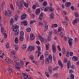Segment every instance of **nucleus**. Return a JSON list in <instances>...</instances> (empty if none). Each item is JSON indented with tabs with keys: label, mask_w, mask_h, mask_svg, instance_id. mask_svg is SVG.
<instances>
[{
	"label": "nucleus",
	"mask_w": 79,
	"mask_h": 79,
	"mask_svg": "<svg viewBox=\"0 0 79 79\" xmlns=\"http://www.w3.org/2000/svg\"><path fill=\"white\" fill-rule=\"evenodd\" d=\"M71 3L70 2H68L67 3H65V5L66 7H68L69 6H71Z\"/></svg>",
	"instance_id": "obj_12"
},
{
	"label": "nucleus",
	"mask_w": 79,
	"mask_h": 79,
	"mask_svg": "<svg viewBox=\"0 0 79 79\" xmlns=\"http://www.w3.org/2000/svg\"><path fill=\"white\" fill-rule=\"evenodd\" d=\"M40 39L42 42H44V43H47V42L46 40L43 38L42 36L40 37Z\"/></svg>",
	"instance_id": "obj_5"
},
{
	"label": "nucleus",
	"mask_w": 79,
	"mask_h": 79,
	"mask_svg": "<svg viewBox=\"0 0 79 79\" xmlns=\"http://www.w3.org/2000/svg\"><path fill=\"white\" fill-rule=\"evenodd\" d=\"M19 40L20 41H23L24 40V37L23 36H20L19 37Z\"/></svg>",
	"instance_id": "obj_19"
},
{
	"label": "nucleus",
	"mask_w": 79,
	"mask_h": 79,
	"mask_svg": "<svg viewBox=\"0 0 79 79\" xmlns=\"http://www.w3.org/2000/svg\"><path fill=\"white\" fill-rule=\"evenodd\" d=\"M73 52H70L69 53V55L70 56H73Z\"/></svg>",
	"instance_id": "obj_57"
},
{
	"label": "nucleus",
	"mask_w": 79,
	"mask_h": 79,
	"mask_svg": "<svg viewBox=\"0 0 79 79\" xmlns=\"http://www.w3.org/2000/svg\"><path fill=\"white\" fill-rule=\"evenodd\" d=\"M31 40H32L34 39L35 37H34V35L31 34L30 35Z\"/></svg>",
	"instance_id": "obj_14"
},
{
	"label": "nucleus",
	"mask_w": 79,
	"mask_h": 79,
	"mask_svg": "<svg viewBox=\"0 0 79 79\" xmlns=\"http://www.w3.org/2000/svg\"><path fill=\"white\" fill-rule=\"evenodd\" d=\"M45 56H48V52H46L45 53Z\"/></svg>",
	"instance_id": "obj_64"
},
{
	"label": "nucleus",
	"mask_w": 79,
	"mask_h": 79,
	"mask_svg": "<svg viewBox=\"0 0 79 79\" xmlns=\"http://www.w3.org/2000/svg\"><path fill=\"white\" fill-rule=\"evenodd\" d=\"M78 21L79 20L77 19H76L73 21V24H75V23H78Z\"/></svg>",
	"instance_id": "obj_15"
},
{
	"label": "nucleus",
	"mask_w": 79,
	"mask_h": 79,
	"mask_svg": "<svg viewBox=\"0 0 79 79\" xmlns=\"http://www.w3.org/2000/svg\"><path fill=\"white\" fill-rule=\"evenodd\" d=\"M66 56H67L68 58V57H69V52H66Z\"/></svg>",
	"instance_id": "obj_34"
},
{
	"label": "nucleus",
	"mask_w": 79,
	"mask_h": 79,
	"mask_svg": "<svg viewBox=\"0 0 79 79\" xmlns=\"http://www.w3.org/2000/svg\"><path fill=\"white\" fill-rule=\"evenodd\" d=\"M19 27H18V25H14L12 26V30L13 31H15V29H17Z\"/></svg>",
	"instance_id": "obj_3"
},
{
	"label": "nucleus",
	"mask_w": 79,
	"mask_h": 79,
	"mask_svg": "<svg viewBox=\"0 0 79 79\" xmlns=\"http://www.w3.org/2000/svg\"><path fill=\"white\" fill-rule=\"evenodd\" d=\"M70 8L71 10H74V7L73 6H71Z\"/></svg>",
	"instance_id": "obj_59"
},
{
	"label": "nucleus",
	"mask_w": 79,
	"mask_h": 79,
	"mask_svg": "<svg viewBox=\"0 0 79 79\" xmlns=\"http://www.w3.org/2000/svg\"><path fill=\"white\" fill-rule=\"evenodd\" d=\"M30 49H31L30 50ZM29 50H30V52H31L32 50H34V46H29L28 49H27V52L29 51Z\"/></svg>",
	"instance_id": "obj_4"
},
{
	"label": "nucleus",
	"mask_w": 79,
	"mask_h": 79,
	"mask_svg": "<svg viewBox=\"0 0 79 79\" xmlns=\"http://www.w3.org/2000/svg\"><path fill=\"white\" fill-rule=\"evenodd\" d=\"M20 34L21 35V36H23V35H24V32L22 31H20Z\"/></svg>",
	"instance_id": "obj_47"
},
{
	"label": "nucleus",
	"mask_w": 79,
	"mask_h": 79,
	"mask_svg": "<svg viewBox=\"0 0 79 79\" xmlns=\"http://www.w3.org/2000/svg\"><path fill=\"white\" fill-rule=\"evenodd\" d=\"M48 71L49 73L52 74V67H49L48 68Z\"/></svg>",
	"instance_id": "obj_10"
},
{
	"label": "nucleus",
	"mask_w": 79,
	"mask_h": 79,
	"mask_svg": "<svg viewBox=\"0 0 79 79\" xmlns=\"http://www.w3.org/2000/svg\"><path fill=\"white\" fill-rule=\"evenodd\" d=\"M26 45L23 44L22 45V48L23 49H24V50H25V49H26Z\"/></svg>",
	"instance_id": "obj_21"
},
{
	"label": "nucleus",
	"mask_w": 79,
	"mask_h": 79,
	"mask_svg": "<svg viewBox=\"0 0 79 79\" xmlns=\"http://www.w3.org/2000/svg\"><path fill=\"white\" fill-rule=\"evenodd\" d=\"M48 8L46 7L44 9V11H48Z\"/></svg>",
	"instance_id": "obj_61"
},
{
	"label": "nucleus",
	"mask_w": 79,
	"mask_h": 79,
	"mask_svg": "<svg viewBox=\"0 0 79 79\" xmlns=\"http://www.w3.org/2000/svg\"><path fill=\"white\" fill-rule=\"evenodd\" d=\"M15 68H17L18 69H20L21 67L19 65H15Z\"/></svg>",
	"instance_id": "obj_23"
},
{
	"label": "nucleus",
	"mask_w": 79,
	"mask_h": 79,
	"mask_svg": "<svg viewBox=\"0 0 79 79\" xmlns=\"http://www.w3.org/2000/svg\"><path fill=\"white\" fill-rule=\"evenodd\" d=\"M69 64H70V61H68L67 62V63L68 68H69L70 66Z\"/></svg>",
	"instance_id": "obj_30"
},
{
	"label": "nucleus",
	"mask_w": 79,
	"mask_h": 79,
	"mask_svg": "<svg viewBox=\"0 0 79 79\" xmlns=\"http://www.w3.org/2000/svg\"><path fill=\"white\" fill-rule=\"evenodd\" d=\"M74 15L75 17H78L79 16V14H77V13H75L74 14Z\"/></svg>",
	"instance_id": "obj_38"
},
{
	"label": "nucleus",
	"mask_w": 79,
	"mask_h": 79,
	"mask_svg": "<svg viewBox=\"0 0 79 79\" xmlns=\"http://www.w3.org/2000/svg\"><path fill=\"white\" fill-rule=\"evenodd\" d=\"M19 30H15V35H18V34H19Z\"/></svg>",
	"instance_id": "obj_13"
},
{
	"label": "nucleus",
	"mask_w": 79,
	"mask_h": 79,
	"mask_svg": "<svg viewBox=\"0 0 79 79\" xmlns=\"http://www.w3.org/2000/svg\"><path fill=\"white\" fill-rule=\"evenodd\" d=\"M62 52L63 54L64 55L66 53V49L64 48H63L62 49Z\"/></svg>",
	"instance_id": "obj_31"
},
{
	"label": "nucleus",
	"mask_w": 79,
	"mask_h": 79,
	"mask_svg": "<svg viewBox=\"0 0 79 79\" xmlns=\"http://www.w3.org/2000/svg\"><path fill=\"white\" fill-rule=\"evenodd\" d=\"M45 28H44V29L45 30H46V31H47V29H48V26L47 25V24H45Z\"/></svg>",
	"instance_id": "obj_29"
},
{
	"label": "nucleus",
	"mask_w": 79,
	"mask_h": 79,
	"mask_svg": "<svg viewBox=\"0 0 79 79\" xmlns=\"http://www.w3.org/2000/svg\"><path fill=\"white\" fill-rule=\"evenodd\" d=\"M29 58L31 60H32L34 58V56L32 55H31L30 56Z\"/></svg>",
	"instance_id": "obj_36"
},
{
	"label": "nucleus",
	"mask_w": 79,
	"mask_h": 79,
	"mask_svg": "<svg viewBox=\"0 0 79 79\" xmlns=\"http://www.w3.org/2000/svg\"><path fill=\"white\" fill-rule=\"evenodd\" d=\"M35 20H32L30 22V24H32L33 23H35Z\"/></svg>",
	"instance_id": "obj_62"
},
{
	"label": "nucleus",
	"mask_w": 79,
	"mask_h": 79,
	"mask_svg": "<svg viewBox=\"0 0 79 79\" xmlns=\"http://www.w3.org/2000/svg\"><path fill=\"white\" fill-rule=\"evenodd\" d=\"M11 53L12 55H15V53H16V51H12L11 52Z\"/></svg>",
	"instance_id": "obj_54"
},
{
	"label": "nucleus",
	"mask_w": 79,
	"mask_h": 79,
	"mask_svg": "<svg viewBox=\"0 0 79 79\" xmlns=\"http://www.w3.org/2000/svg\"><path fill=\"white\" fill-rule=\"evenodd\" d=\"M60 37H63L64 36L63 33L62 32H60Z\"/></svg>",
	"instance_id": "obj_32"
},
{
	"label": "nucleus",
	"mask_w": 79,
	"mask_h": 79,
	"mask_svg": "<svg viewBox=\"0 0 79 79\" xmlns=\"http://www.w3.org/2000/svg\"><path fill=\"white\" fill-rule=\"evenodd\" d=\"M52 51L54 52V53H55L56 52V48H52Z\"/></svg>",
	"instance_id": "obj_41"
},
{
	"label": "nucleus",
	"mask_w": 79,
	"mask_h": 79,
	"mask_svg": "<svg viewBox=\"0 0 79 79\" xmlns=\"http://www.w3.org/2000/svg\"><path fill=\"white\" fill-rule=\"evenodd\" d=\"M45 74L46 75V76L48 77H50V76L49 75V74H48V73H47V72H45Z\"/></svg>",
	"instance_id": "obj_43"
},
{
	"label": "nucleus",
	"mask_w": 79,
	"mask_h": 79,
	"mask_svg": "<svg viewBox=\"0 0 79 79\" xmlns=\"http://www.w3.org/2000/svg\"><path fill=\"white\" fill-rule=\"evenodd\" d=\"M63 14L64 15H67L68 13L66 11L64 10L63 11Z\"/></svg>",
	"instance_id": "obj_55"
},
{
	"label": "nucleus",
	"mask_w": 79,
	"mask_h": 79,
	"mask_svg": "<svg viewBox=\"0 0 79 79\" xmlns=\"http://www.w3.org/2000/svg\"><path fill=\"white\" fill-rule=\"evenodd\" d=\"M64 63H67V61H68V59L66 58H64Z\"/></svg>",
	"instance_id": "obj_33"
},
{
	"label": "nucleus",
	"mask_w": 79,
	"mask_h": 79,
	"mask_svg": "<svg viewBox=\"0 0 79 79\" xmlns=\"http://www.w3.org/2000/svg\"><path fill=\"white\" fill-rule=\"evenodd\" d=\"M24 5L26 7H28V3H27L26 2H24Z\"/></svg>",
	"instance_id": "obj_37"
},
{
	"label": "nucleus",
	"mask_w": 79,
	"mask_h": 79,
	"mask_svg": "<svg viewBox=\"0 0 79 79\" xmlns=\"http://www.w3.org/2000/svg\"><path fill=\"white\" fill-rule=\"evenodd\" d=\"M18 18H19V15H16L15 16V21H18Z\"/></svg>",
	"instance_id": "obj_18"
},
{
	"label": "nucleus",
	"mask_w": 79,
	"mask_h": 79,
	"mask_svg": "<svg viewBox=\"0 0 79 79\" xmlns=\"http://www.w3.org/2000/svg\"><path fill=\"white\" fill-rule=\"evenodd\" d=\"M10 8L12 10H14V7H13V5L12 4H10Z\"/></svg>",
	"instance_id": "obj_39"
},
{
	"label": "nucleus",
	"mask_w": 79,
	"mask_h": 79,
	"mask_svg": "<svg viewBox=\"0 0 79 79\" xmlns=\"http://www.w3.org/2000/svg\"><path fill=\"white\" fill-rule=\"evenodd\" d=\"M54 76H55V77H56V78H58L60 75L58 74V73H55L54 74Z\"/></svg>",
	"instance_id": "obj_28"
},
{
	"label": "nucleus",
	"mask_w": 79,
	"mask_h": 79,
	"mask_svg": "<svg viewBox=\"0 0 79 79\" xmlns=\"http://www.w3.org/2000/svg\"><path fill=\"white\" fill-rule=\"evenodd\" d=\"M38 25H39V26H43V24L42 23L39 22L38 23Z\"/></svg>",
	"instance_id": "obj_42"
},
{
	"label": "nucleus",
	"mask_w": 79,
	"mask_h": 79,
	"mask_svg": "<svg viewBox=\"0 0 79 79\" xmlns=\"http://www.w3.org/2000/svg\"><path fill=\"white\" fill-rule=\"evenodd\" d=\"M15 41L16 44H18V39L17 38H15Z\"/></svg>",
	"instance_id": "obj_26"
},
{
	"label": "nucleus",
	"mask_w": 79,
	"mask_h": 79,
	"mask_svg": "<svg viewBox=\"0 0 79 79\" xmlns=\"http://www.w3.org/2000/svg\"><path fill=\"white\" fill-rule=\"evenodd\" d=\"M61 31V27H59V28L58 29V32H59Z\"/></svg>",
	"instance_id": "obj_56"
},
{
	"label": "nucleus",
	"mask_w": 79,
	"mask_h": 79,
	"mask_svg": "<svg viewBox=\"0 0 79 79\" xmlns=\"http://www.w3.org/2000/svg\"><path fill=\"white\" fill-rule=\"evenodd\" d=\"M38 48V50L39 51V52H40V50H41V48H40V47L39 46H38L37 47Z\"/></svg>",
	"instance_id": "obj_44"
},
{
	"label": "nucleus",
	"mask_w": 79,
	"mask_h": 79,
	"mask_svg": "<svg viewBox=\"0 0 79 79\" xmlns=\"http://www.w3.org/2000/svg\"><path fill=\"white\" fill-rule=\"evenodd\" d=\"M73 42H74V40L72 39H69L68 41V43L70 46L72 45V43Z\"/></svg>",
	"instance_id": "obj_6"
},
{
	"label": "nucleus",
	"mask_w": 79,
	"mask_h": 79,
	"mask_svg": "<svg viewBox=\"0 0 79 79\" xmlns=\"http://www.w3.org/2000/svg\"><path fill=\"white\" fill-rule=\"evenodd\" d=\"M9 44H6V48H9Z\"/></svg>",
	"instance_id": "obj_58"
},
{
	"label": "nucleus",
	"mask_w": 79,
	"mask_h": 79,
	"mask_svg": "<svg viewBox=\"0 0 79 79\" xmlns=\"http://www.w3.org/2000/svg\"><path fill=\"white\" fill-rule=\"evenodd\" d=\"M63 23L64 24L65 27H67L68 26V22H67L65 21Z\"/></svg>",
	"instance_id": "obj_25"
},
{
	"label": "nucleus",
	"mask_w": 79,
	"mask_h": 79,
	"mask_svg": "<svg viewBox=\"0 0 79 79\" xmlns=\"http://www.w3.org/2000/svg\"><path fill=\"white\" fill-rule=\"evenodd\" d=\"M57 48L59 51H61V48H60V45L57 46Z\"/></svg>",
	"instance_id": "obj_53"
},
{
	"label": "nucleus",
	"mask_w": 79,
	"mask_h": 79,
	"mask_svg": "<svg viewBox=\"0 0 79 79\" xmlns=\"http://www.w3.org/2000/svg\"><path fill=\"white\" fill-rule=\"evenodd\" d=\"M27 17V16L26 14H23L21 16V19H24Z\"/></svg>",
	"instance_id": "obj_7"
},
{
	"label": "nucleus",
	"mask_w": 79,
	"mask_h": 79,
	"mask_svg": "<svg viewBox=\"0 0 79 79\" xmlns=\"http://www.w3.org/2000/svg\"><path fill=\"white\" fill-rule=\"evenodd\" d=\"M23 6L22 4L20 3L19 6V8L20 10H22Z\"/></svg>",
	"instance_id": "obj_22"
},
{
	"label": "nucleus",
	"mask_w": 79,
	"mask_h": 79,
	"mask_svg": "<svg viewBox=\"0 0 79 79\" xmlns=\"http://www.w3.org/2000/svg\"><path fill=\"white\" fill-rule=\"evenodd\" d=\"M74 79V75L71 74L70 75V79Z\"/></svg>",
	"instance_id": "obj_27"
},
{
	"label": "nucleus",
	"mask_w": 79,
	"mask_h": 79,
	"mask_svg": "<svg viewBox=\"0 0 79 79\" xmlns=\"http://www.w3.org/2000/svg\"><path fill=\"white\" fill-rule=\"evenodd\" d=\"M77 59H78V58L76 56H73V58H72V60L73 61H77Z\"/></svg>",
	"instance_id": "obj_17"
},
{
	"label": "nucleus",
	"mask_w": 79,
	"mask_h": 79,
	"mask_svg": "<svg viewBox=\"0 0 79 79\" xmlns=\"http://www.w3.org/2000/svg\"><path fill=\"white\" fill-rule=\"evenodd\" d=\"M58 68H59V67L58 66H56L53 69V70L55 71L57 69H58Z\"/></svg>",
	"instance_id": "obj_45"
},
{
	"label": "nucleus",
	"mask_w": 79,
	"mask_h": 79,
	"mask_svg": "<svg viewBox=\"0 0 79 79\" xmlns=\"http://www.w3.org/2000/svg\"><path fill=\"white\" fill-rule=\"evenodd\" d=\"M75 67V66H74V65H72L71 66V69H74V68Z\"/></svg>",
	"instance_id": "obj_48"
},
{
	"label": "nucleus",
	"mask_w": 79,
	"mask_h": 79,
	"mask_svg": "<svg viewBox=\"0 0 79 79\" xmlns=\"http://www.w3.org/2000/svg\"><path fill=\"white\" fill-rule=\"evenodd\" d=\"M50 19H53L54 18V15L52 13L50 15Z\"/></svg>",
	"instance_id": "obj_16"
},
{
	"label": "nucleus",
	"mask_w": 79,
	"mask_h": 79,
	"mask_svg": "<svg viewBox=\"0 0 79 79\" xmlns=\"http://www.w3.org/2000/svg\"><path fill=\"white\" fill-rule=\"evenodd\" d=\"M23 24L25 26H27L28 24L27 21L26 20H25L23 22H21V25H23Z\"/></svg>",
	"instance_id": "obj_9"
},
{
	"label": "nucleus",
	"mask_w": 79,
	"mask_h": 79,
	"mask_svg": "<svg viewBox=\"0 0 79 79\" xmlns=\"http://www.w3.org/2000/svg\"><path fill=\"white\" fill-rule=\"evenodd\" d=\"M52 55H49L48 58H46L45 59V62L46 64H48L49 63H51L52 62Z\"/></svg>",
	"instance_id": "obj_2"
},
{
	"label": "nucleus",
	"mask_w": 79,
	"mask_h": 79,
	"mask_svg": "<svg viewBox=\"0 0 79 79\" xmlns=\"http://www.w3.org/2000/svg\"><path fill=\"white\" fill-rule=\"evenodd\" d=\"M69 73L70 74H71V73H73V70H72L71 69H69Z\"/></svg>",
	"instance_id": "obj_50"
},
{
	"label": "nucleus",
	"mask_w": 79,
	"mask_h": 79,
	"mask_svg": "<svg viewBox=\"0 0 79 79\" xmlns=\"http://www.w3.org/2000/svg\"><path fill=\"white\" fill-rule=\"evenodd\" d=\"M4 12V13L5 16H8V17H10L12 15V13L10 10H7V11H5Z\"/></svg>",
	"instance_id": "obj_1"
},
{
	"label": "nucleus",
	"mask_w": 79,
	"mask_h": 79,
	"mask_svg": "<svg viewBox=\"0 0 79 79\" xmlns=\"http://www.w3.org/2000/svg\"><path fill=\"white\" fill-rule=\"evenodd\" d=\"M5 2H3L2 3V8H3V7H4V6H5Z\"/></svg>",
	"instance_id": "obj_46"
},
{
	"label": "nucleus",
	"mask_w": 79,
	"mask_h": 79,
	"mask_svg": "<svg viewBox=\"0 0 79 79\" xmlns=\"http://www.w3.org/2000/svg\"><path fill=\"white\" fill-rule=\"evenodd\" d=\"M42 4L43 6H46L47 5V3L46 2H44Z\"/></svg>",
	"instance_id": "obj_35"
},
{
	"label": "nucleus",
	"mask_w": 79,
	"mask_h": 79,
	"mask_svg": "<svg viewBox=\"0 0 79 79\" xmlns=\"http://www.w3.org/2000/svg\"><path fill=\"white\" fill-rule=\"evenodd\" d=\"M48 9L50 10L51 11H53V9L52 6H50L48 7Z\"/></svg>",
	"instance_id": "obj_24"
},
{
	"label": "nucleus",
	"mask_w": 79,
	"mask_h": 79,
	"mask_svg": "<svg viewBox=\"0 0 79 79\" xmlns=\"http://www.w3.org/2000/svg\"><path fill=\"white\" fill-rule=\"evenodd\" d=\"M59 64L60 66H61L62 68L63 67V65H62V63H61V61L60 60H59L58 61Z\"/></svg>",
	"instance_id": "obj_20"
},
{
	"label": "nucleus",
	"mask_w": 79,
	"mask_h": 79,
	"mask_svg": "<svg viewBox=\"0 0 79 79\" xmlns=\"http://www.w3.org/2000/svg\"><path fill=\"white\" fill-rule=\"evenodd\" d=\"M14 46L15 47V50H18V46L17 45H15Z\"/></svg>",
	"instance_id": "obj_52"
},
{
	"label": "nucleus",
	"mask_w": 79,
	"mask_h": 79,
	"mask_svg": "<svg viewBox=\"0 0 79 79\" xmlns=\"http://www.w3.org/2000/svg\"><path fill=\"white\" fill-rule=\"evenodd\" d=\"M40 13V8H38L36 10L35 14L36 15H38Z\"/></svg>",
	"instance_id": "obj_8"
},
{
	"label": "nucleus",
	"mask_w": 79,
	"mask_h": 79,
	"mask_svg": "<svg viewBox=\"0 0 79 79\" xmlns=\"http://www.w3.org/2000/svg\"><path fill=\"white\" fill-rule=\"evenodd\" d=\"M44 16V13H41V14H40V16L39 17V18L40 20H42V17Z\"/></svg>",
	"instance_id": "obj_11"
},
{
	"label": "nucleus",
	"mask_w": 79,
	"mask_h": 79,
	"mask_svg": "<svg viewBox=\"0 0 79 79\" xmlns=\"http://www.w3.org/2000/svg\"><path fill=\"white\" fill-rule=\"evenodd\" d=\"M45 46L46 47V49L47 50H48V48H49V45L46 44Z\"/></svg>",
	"instance_id": "obj_51"
},
{
	"label": "nucleus",
	"mask_w": 79,
	"mask_h": 79,
	"mask_svg": "<svg viewBox=\"0 0 79 79\" xmlns=\"http://www.w3.org/2000/svg\"><path fill=\"white\" fill-rule=\"evenodd\" d=\"M10 60V59H9V58H6L5 60V61H9Z\"/></svg>",
	"instance_id": "obj_60"
},
{
	"label": "nucleus",
	"mask_w": 79,
	"mask_h": 79,
	"mask_svg": "<svg viewBox=\"0 0 79 79\" xmlns=\"http://www.w3.org/2000/svg\"><path fill=\"white\" fill-rule=\"evenodd\" d=\"M31 31V28H27L26 30L27 32H30Z\"/></svg>",
	"instance_id": "obj_40"
},
{
	"label": "nucleus",
	"mask_w": 79,
	"mask_h": 79,
	"mask_svg": "<svg viewBox=\"0 0 79 79\" xmlns=\"http://www.w3.org/2000/svg\"><path fill=\"white\" fill-rule=\"evenodd\" d=\"M44 57V56L42 55L40 58V59L41 60H42L43 59V58Z\"/></svg>",
	"instance_id": "obj_63"
},
{
	"label": "nucleus",
	"mask_w": 79,
	"mask_h": 79,
	"mask_svg": "<svg viewBox=\"0 0 79 79\" xmlns=\"http://www.w3.org/2000/svg\"><path fill=\"white\" fill-rule=\"evenodd\" d=\"M8 72L9 73H11L12 72V70L10 69V68H9L8 69Z\"/></svg>",
	"instance_id": "obj_49"
}]
</instances>
